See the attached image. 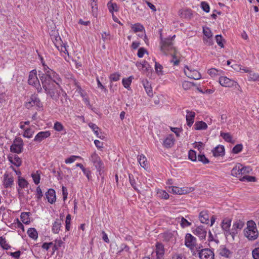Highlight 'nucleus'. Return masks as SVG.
Masks as SVG:
<instances>
[{
  "mask_svg": "<svg viewBox=\"0 0 259 259\" xmlns=\"http://www.w3.org/2000/svg\"><path fill=\"white\" fill-rule=\"evenodd\" d=\"M203 31L204 35L206 36L208 38L212 37V34L211 31L209 28H203Z\"/></svg>",
  "mask_w": 259,
  "mask_h": 259,
  "instance_id": "69168bd1",
  "label": "nucleus"
},
{
  "mask_svg": "<svg viewBox=\"0 0 259 259\" xmlns=\"http://www.w3.org/2000/svg\"><path fill=\"white\" fill-rule=\"evenodd\" d=\"M199 220L201 223L208 224L209 223V216L207 210L201 211L199 215Z\"/></svg>",
  "mask_w": 259,
  "mask_h": 259,
  "instance_id": "b1692460",
  "label": "nucleus"
},
{
  "mask_svg": "<svg viewBox=\"0 0 259 259\" xmlns=\"http://www.w3.org/2000/svg\"><path fill=\"white\" fill-rule=\"evenodd\" d=\"M78 158L81 159V157L79 156L72 155L68 157V158L66 159L65 162L67 164L71 163L75 161V160Z\"/></svg>",
  "mask_w": 259,
  "mask_h": 259,
  "instance_id": "4d7b16f0",
  "label": "nucleus"
},
{
  "mask_svg": "<svg viewBox=\"0 0 259 259\" xmlns=\"http://www.w3.org/2000/svg\"><path fill=\"white\" fill-rule=\"evenodd\" d=\"M132 29L134 32H142L144 30V26L140 23H136L133 25Z\"/></svg>",
  "mask_w": 259,
  "mask_h": 259,
  "instance_id": "e433bc0d",
  "label": "nucleus"
},
{
  "mask_svg": "<svg viewBox=\"0 0 259 259\" xmlns=\"http://www.w3.org/2000/svg\"><path fill=\"white\" fill-rule=\"evenodd\" d=\"M157 194L161 198L167 199L169 198V194L165 191L160 190L158 191Z\"/></svg>",
  "mask_w": 259,
  "mask_h": 259,
  "instance_id": "3c124183",
  "label": "nucleus"
},
{
  "mask_svg": "<svg viewBox=\"0 0 259 259\" xmlns=\"http://www.w3.org/2000/svg\"><path fill=\"white\" fill-rule=\"evenodd\" d=\"M0 245L4 249L8 250L11 246L7 243L5 237H0Z\"/></svg>",
  "mask_w": 259,
  "mask_h": 259,
  "instance_id": "4c0bfd02",
  "label": "nucleus"
},
{
  "mask_svg": "<svg viewBox=\"0 0 259 259\" xmlns=\"http://www.w3.org/2000/svg\"><path fill=\"white\" fill-rule=\"evenodd\" d=\"M32 178L33 179L34 183L37 185L40 182V172L39 171H36L35 173H33L31 174Z\"/></svg>",
  "mask_w": 259,
  "mask_h": 259,
  "instance_id": "ea45409f",
  "label": "nucleus"
},
{
  "mask_svg": "<svg viewBox=\"0 0 259 259\" xmlns=\"http://www.w3.org/2000/svg\"><path fill=\"white\" fill-rule=\"evenodd\" d=\"M175 139L172 135H169L163 141V145L165 148H171L175 143Z\"/></svg>",
  "mask_w": 259,
  "mask_h": 259,
  "instance_id": "412c9836",
  "label": "nucleus"
},
{
  "mask_svg": "<svg viewBox=\"0 0 259 259\" xmlns=\"http://www.w3.org/2000/svg\"><path fill=\"white\" fill-rule=\"evenodd\" d=\"M186 112L187 115L186 118L187 120V124L189 127H191L194 122L195 113L194 112L190 111L189 110H187Z\"/></svg>",
  "mask_w": 259,
  "mask_h": 259,
  "instance_id": "5701e85b",
  "label": "nucleus"
},
{
  "mask_svg": "<svg viewBox=\"0 0 259 259\" xmlns=\"http://www.w3.org/2000/svg\"><path fill=\"white\" fill-rule=\"evenodd\" d=\"M132 76H130L127 78L122 79V84L124 88L128 89L130 87V85L132 82Z\"/></svg>",
  "mask_w": 259,
  "mask_h": 259,
  "instance_id": "09e8293b",
  "label": "nucleus"
},
{
  "mask_svg": "<svg viewBox=\"0 0 259 259\" xmlns=\"http://www.w3.org/2000/svg\"><path fill=\"white\" fill-rule=\"evenodd\" d=\"M231 224V220L227 218L224 219L222 222L221 227L224 231V233L226 236L230 235V233H231V230H230Z\"/></svg>",
  "mask_w": 259,
  "mask_h": 259,
  "instance_id": "f3484780",
  "label": "nucleus"
},
{
  "mask_svg": "<svg viewBox=\"0 0 259 259\" xmlns=\"http://www.w3.org/2000/svg\"><path fill=\"white\" fill-rule=\"evenodd\" d=\"M44 73H39V77L42 84L58 82L60 80L59 75L54 71L43 64Z\"/></svg>",
  "mask_w": 259,
  "mask_h": 259,
  "instance_id": "f03ea898",
  "label": "nucleus"
},
{
  "mask_svg": "<svg viewBox=\"0 0 259 259\" xmlns=\"http://www.w3.org/2000/svg\"><path fill=\"white\" fill-rule=\"evenodd\" d=\"M185 244L190 249H193L196 245V238L190 233L186 234L185 238Z\"/></svg>",
  "mask_w": 259,
  "mask_h": 259,
  "instance_id": "9b49d317",
  "label": "nucleus"
},
{
  "mask_svg": "<svg viewBox=\"0 0 259 259\" xmlns=\"http://www.w3.org/2000/svg\"><path fill=\"white\" fill-rule=\"evenodd\" d=\"M28 83L33 87L39 83L37 76V71L35 69L32 70L29 72Z\"/></svg>",
  "mask_w": 259,
  "mask_h": 259,
  "instance_id": "2eb2a0df",
  "label": "nucleus"
},
{
  "mask_svg": "<svg viewBox=\"0 0 259 259\" xmlns=\"http://www.w3.org/2000/svg\"><path fill=\"white\" fill-rule=\"evenodd\" d=\"M252 255L254 259H259V247H256L253 249Z\"/></svg>",
  "mask_w": 259,
  "mask_h": 259,
  "instance_id": "338daca9",
  "label": "nucleus"
},
{
  "mask_svg": "<svg viewBox=\"0 0 259 259\" xmlns=\"http://www.w3.org/2000/svg\"><path fill=\"white\" fill-rule=\"evenodd\" d=\"M193 233L201 239H203L206 237V231L203 226H199L194 230Z\"/></svg>",
  "mask_w": 259,
  "mask_h": 259,
  "instance_id": "6ab92c4d",
  "label": "nucleus"
},
{
  "mask_svg": "<svg viewBox=\"0 0 259 259\" xmlns=\"http://www.w3.org/2000/svg\"><path fill=\"white\" fill-rule=\"evenodd\" d=\"M120 75L119 73H115L110 75V80L111 81H118L120 78Z\"/></svg>",
  "mask_w": 259,
  "mask_h": 259,
  "instance_id": "052dcab7",
  "label": "nucleus"
},
{
  "mask_svg": "<svg viewBox=\"0 0 259 259\" xmlns=\"http://www.w3.org/2000/svg\"><path fill=\"white\" fill-rule=\"evenodd\" d=\"M36 197L37 199V201H38L39 200L41 199V197L43 196L42 191L39 186H38L36 188Z\"/></svg>",
  "mask_w": 259,
  "mask_h": 259,
  "instance_id": "774afa93",
  "label": "nucleus"
},
{
  "mask_svg": "<svg viewBox=\"0 0 259 259\" xmlns=\"http://www.w3.org/2000/svg\"><path fill=\"white\" fill-rule=\"evenodd\" d=\"M18 185L20 188H24L27 187L28 183L24 178L19 177L18 179Z\"/></svg>",
  "mask_w": 259,
  "mask_h": 259,
  "instance_id": "c03bdc74",
  "label": "nucleus"
},
{
  "mask_svg": "<svg viewBox=\"0 0 259 259\" xmlns=\"http://www.w3.org/2000/svg\"><path fill=\"white\" fill-rule=\"evenodd\" d=\"M194 190V188L192 187H184L180 188L179 195H184L192 192Z\"/></svg>",
  "mask_w": 259,
  "mask_h": 259,
  "instance_id": "37998d69",
  "label": "nucleus"
},
{
  "mask_svg": "<svg viewBox=\"0 0 259 259\" xmlns=\"http://www.w3.org/2000/svg\"><path fill=\"white\" fill-rule=\"evenodd\" d=\"M28 236L33 239H36L38 237V234L34 228H29L27 231Z\"/></svg>",
  "mask_w": 259,
  "mask_h": 259,
  "instance_id": "72a5a7b5",
  "label": "nucleus"
},
{
  "mask_svg": "<svg viewBox=\"0 0 259 259\" xmlns=\"http://www.w3.org/2000/svg\"><path fill=\"white\" fill-rule=\"evenodd\" d=\"M67 47H68V46L67 45V44L63 42L61 45L58 46L57 48L59 51H60L61 53H64L65 55H69L67 49Z\"/></svg>",
  "mask_w": 259,
  "mask_h": 259,
  "instance_id": "c9c22d12",
  "label": "nucleus"
},
{
  "mask_svg": "<svg viewBox=\"0 0 259 259\" xmlns=\"http://www.w3.org/2000/svg\"><path fill=\"white\" fill-rule=\"evenodd\" d=\"M198 255L200 259H214V256L213 252L208 248L201 249Z\"/></svg>",
  "mask_w": 259,
  "mask_h": 259,
  "instance_id": "4468645a",
  "label": "nucleus"
},
{
  "mask_svg": "<svg viewBox=\"0 0 259 259\" xmlns=\"http://www.w3.org/2000/svg\"><path fill=\"white\" fill-rule=\"evenodd\" d=\"M138 160L142 167L144 168L146 167L148 164L147 158L143 154H141L138 157Z\"/></svg>",
  "mask_w": 259,
  "mask_h": 259,
  "instance_id": "2f4dec72",
  "label": "nucleus"
},
{
  "mask_svg": "<svg viewBox=\"0 0 259 259\" xmlns=\"http://www.w3.org/2000/svg\"><path fill=\"white\" fill-rule=\"evenodd\" d=\"M195 85L194 82L188 81H185L183 82L182 87L185 90L190 89L193 86Z\"/></svg>",
  "mask_w": 259,
  "mask_h": 259,
  "instance_id": "a18cd8bd",
  "label": "nucleus"
},
{
  "mask_svg": "<svg viewBox=\"0 0 259 259\" xmlns=\"http://www.w3.org/2000/svg\"><path fill=\"white\" fill-rule=\"evenodd\" d=\"M50 136L51 133L49 131L40 132L35 136L33 140L35 142L40 143Z\"/></svg>",
  "mask_w": 259,
  "mask_h": 259,
  "instance_id": "a211bd4d",
  "label": "nucleus"
},
{
  "mask_svg": "<svg viewBox=\"0 0 259 259\" xmlns=\"http://www.w3.org/2000/svg\"><path fill=\"white\" fill-rule=\"evenodd\" d=\"M128 177H129V180H130V182L131 186L133 187V188L136 191H137V192H139V190L136 187V180L134 178V176L132 174H129Z\"/></svg>",
  "mask_w": 259,
  "mask_h": 259,
  "instance_id": "49530a36",
  "label": "nucleus"
},
{
  "mask_svg": "<svg viewBox=\"0 0 259 259\" xmlns=\"http://www.w3.org/2000/svg\"><path fill=\"white\" fill-rule=\"evenodd\" d=\"M60 80H58V82L42 84L45 93L53 99H56L59 96L60 91Z\"/></svg>",
  "mask_w": 259,
  "mask_h": 259,
  "instance_id": "7ed1b4c3",
  "label": "nucleus"
},
{
  "mask_svg": "<svg viewBox=\"0 0 259 259\" xmlns=\"http://www.w3.org/2000/svg\"><path fill=\"white\" fill-rule=\"evenodd\" d=\"M9 161L17 166H20L21 165L22 161L18 156L15 155L13 159L9 158Z\"/></svg>",
  "mask_w": 259,
  "mask_h": 259,
  "instance_id": "f704fd0d",
  "label": "nucleus"
},
{
  "mask_svg": "<svg viewBox=\"0 0 259 259\" xmlns=\"http://www.w3.org/2000/svg\"><path fill=\"white\" fill-rule=\"evenodd\" d=\"M52 39L56 48L63 42L59 35H55Z\"/></svg>",
  "mask_w": 259,
  "mask_h": 259,
  "instance_id": "79ce46f5",
  "label": "nucleus"
},
{
  "mask_svg": "<svg viewBox=\"0 0 259 259\" xmlns=\"http://www.w3.org/2000/svg\"><path fill=\"white\" fill-rule=\"evenodd\" d=\"M175 37L174 35L171 38H168L161 40V51L164 55H170L172 57V60L171 62L174 63V65H178L180 61L178 59V52L176 49L173 46L172 39Z\"/></svg>",
  "mask_w": 259,
  "mask_h": 259,
  "instance_id": "f257e3e1",
  "label": "nucleus"
},
{
  "mask_svg": "<svg viewBox=\"0 0 259 259\" xmlns=\"http://www.w3.org/2000/svg\"><path fill=\"white\" fill-rule=\"evenodd\" d=\"M194 126L195 130H204L207 128V124L203 121L196 122Z\"/></svg>",
  "mask_w": 259,
  "mask_h": 259,
  "instance_id": "bb28decb",
  "label": "nucleus"
},
{
  "mask_svg": "<svg viewBox=\"0 0 259 259\" xmlns=\"http://www.w3.org/2000/svg\"><path fill=\"white\" fill-rule=\"evenodd\" d=\"M14 185V177L11 173L6 172L4 175L3 185L5 188H11Z\"/></svg>",
  "mask_w": 259,
  "mask_h": 259,
  "instance_id": "ddd939ff",
  "label": "nucleus"
},
{
  "mask_svg": "<svg viewBox=\"0 0 259 259\" xmlns=\"http://www.w3.org/2000/svg\"><path fill=\"white\" fill-rule=\"evenodd\" d=\"M244 222L238 220L235 221L233 225L232 228L231 229V233H230V235L232 237L233 239H234V238L236 234H238L239 231H240L244 226Z\"/></svg>",
  "mask_w": 259,
  "mask_h": 259,
  "instance_id": "1a4fd4ad",
  "label": "nucleus"
},
{
  "mask_svg": "<svg viewBox=\"0 0 259 259\" xmlns=\"http://www.w3.org/2000/svg\"><path fill=\"white\" fill-rule=\"evenodd\" d=\"M252 170L250 166H243L240 164H237L231 170V175L235 177H239L243 175L249 174Z\"/></svg>",
  "mask_w": 259,
  "mask_h": 259,
  "instance_id": "39448f33",
  "label": "nucleus"
},
{
  "mask_svg": "<svg viewBox=\"0 0 259 259\" xmlns=\"http://www.w3.org/2000/svg\"><path fill=\"white\" fill-rule=\"evenodd\" d=\"M8 255H11L16 259H18L21 254V251L18 250L14 252H7Z\"/></svg>",
  "mask_w": 259,
  "mask_h": 259,
  "instance_id": "0e129e2a",
  "label": "nucleus"
},
{
  "mask_svg": "<svg viewBox=\"0 0 259 259\" xmlns=\"http://www.w3.org/2000/svg\"><path fill=\"white\" fill-rule=\"evenodd\" d=\"M239 180L241 181H247V182H255L256 181V178L253 176H250L245 175L243 177L240 178Z\"/></svg>",
  "mask_w": 259,
  "mask_h": 259,
  "instance_id": "de8ad7c7",
  "label": "nucleus"
},
{
  "mask_svg": "<svg viewBox=\"0 0 259 259\" xmlns=\"http://www.w3.org/2000/svg\"><path fill=\"white\" fill-rule=\"evenodd\" d=\"M46 197L48 201L52 204L56 200V193L54 189H49L46 193Z\"/></svg>",
  "mask_w": 259,
  "mask_h": 259,
  "instance_id": "aec40b11",
  "label": "nucleus"
},
{
  "mask_svg": "<svg viewBox=\"0 0 259 259\" xmlns=\"http://www.w3.org/2000/svg\"><path fill=\"white\" fill-rule=\"evenodd\" d=\"M212 152L215 157L222 156L225 154V148L222 145H219L212 150Z\"/></svg>",
  "mask_w": 259,
  "mask_h": 259,
  "instance_id": "393cba45",
  "label": "nucleus"
},
{
  "mask_svg": "<svg viewBox=\"0 0 259 259\" xmlns=\"http://www.w3.org/2000/svg\"><path fill=\"white\" fill-rule=\"evenodd\" d=\"M61 226V221L58 219L56 220L53 223L52 226V231L54 233H58Z\"/></svg>",
  "mask_w": 259,
  "mask_h": 259,
  "instance_id": "c756f323",
  "label": "nucleus"
},
{
  "mask_svg": "<svg viewBox=\"0 0 259 259\" xmlns=\"http://www.w3.org/2000/svg\"><path fill=\"white\" fill-rule=\"evenodd\" d=\"M33 134V132L30 128H28L25 130L23 134V136L25 138H30L32 137Z\"/></svg>",
  "mask_w": 259,
  "mask_h": 259,
  "instance_id": "13d9d810",
  "label": "nucleus"
},
{
  "mask_svg": "<svg viewBox=\"0 0 259 259\" xmlns=\"http://www.w3.org/2000/svg\"><path fill=\"white\" fill-rule=\"evenodd\" d=\"M25 106L27 109H30L34 106H35L38 109L42 108V104L36 94L31 96L29 100L25 103Z\"/></svg>",
  "mask_w": 259,
  "mask_h": 259,
  "instance_id": "423d86ee",
  "label": "nucleus"
},
{
  "mask_svg": "<svg viewBox=\"0 0 259 259\" xmlns=\"http://www.w3.org/2000/svg\"><path fill=\"white\" fill-rule=\"evenodd\" d=\"M215 40L217 43L221 48H224V44L223 42L224 41V39L223 38L221 35H217L215 36Z\"/></svg>",
  "mask_w": 259,
  "mask_h": 259,
  "instance_id": "6e6d98bb",
  "label": "nucleus"
},
{
  "mask_svg": "<svg viewBox=\"0 0 259 259\" xmlns=\"http://www.w3.org/2000/svg\"><path fill=\"white\" fill-rule=\"evenodd\" d=\"M23 147V142L22 139L20 137L16 138L10 147V150L12 152L19 154L22 152Z\"/></svg>",
  "mask_w": 259,
  "mask_h": 259,
  "instance_id": "0eeeda50",
  "label": "nucleus"
},
{
  "mask_svg": "<svg viewBox=\"0 0 259 259\" xmlns=\"http://www.w3.org/2000/svg\"><path fill=\"white\" fill-rule=\"evenodd\" d=\"M54 129L57 132H61L64 130V127L61 122L56 121L54 123Z\"/></svg>",
  "mask_w": 259,
  "mask_h": 259,
  "instance_id": "8fccbe9b",
  "label": "nucleus"
},
{
  "mask_svg": "<svg viewBox=\"0 0 259 259\" xmlns=\"http://www.w3.org/2000/svg\"><path fill=\"white\" fill-rule=\"evenodd\" d=\"M201 7L204 12L206 13L209 12L210 8L207 3L205 2H202L201 3Z\"/></svg>",
  "mask_w": 259,
  "mask_h": 259,
  "instance_id": "680f3d73",
  "label": "nucleus"
},
{
  "mask_svg": "<svg viewBox=\"0 0 259 259\" xmlns=\"http://www.w3.org/2000/svg\"><path fill=\"white\" fill-rule=\"evenodd\" d=\"M142 84L147 94L149 97L153 96V92L151 84L147 79H144L142 80Z\"/></svg>",
  "mask_w": 259,
  "mask_h": 259,
  "instance_id": "a878e982",
  "label": "nucleus"
},
{
  "mask_svg": "<svg viewBox=\"0 0 259 259\" xmlns=\"http://www.w3.org/2000/svg\"><path fill=\"white\" fill-rule=\"evenodd\" d=\"M186 70L184 72L186 75L190 78L198 80L201 78V74L196 70H192L190 67L186 66Z\"/></svg>",
  "mask_w": 259,
  "mask_h": 259,
  "instance_id": "f8f14e48",
  "label": "nucleus"
},
{
  "mask_svg": "<svg viewBox=\"0 0 259 259\" xmlns=\"http://www.w3.org/2000/svg\"><path fill=\"white\" fill-rule=\"evenodd\" d=\"M220 71L215 68H211L208 70V73L212 77L219 75Z\"/></svg>",
  "mask_w": 259,
  "mask_h": 259,
  "instance_id": "e2e57ef3",
  "label": "nucleus"
},
{
  "mask_svg": "<svg viewBox=\"0 0 259 259\" xmlns=\"http://www.w3.org/2000/svg\"><path fill=\"white\" fill-rule=\"evenodd\" d=\"M155 252L156 253L157 257L159 259H162L164 253V246L162 243L159 242L156 243Z\"/></svg>",
  "mask_w": 259,
  "mask_h": 259,
  "instance_id": "4be33fe9",
  "label": "nucleus"
},
{
  "mask_svg": "<svg viewBox=\"0 0 259 259\" xmlns=\"http://www.w3.org/2000/svg\"><path fill=\"white\" fill-rule=\"evenodd\" d=\"M179 16L183 19L187 20H190L193 17L192 11L189 9H182L179 11Z\"/></svg>",
  "mask_w": 259,
  "mask_h": 259,
  "instance_id": "dca6fc26",
  "label": "nucleus"
},
{
  "mask_svg": "<svg viewBox=\"0 0 259 259\" xmlns=\"http://www.w3.org/2000/svg\"><path fill=\"white\" fill-rule=\"evenodd\" d=\"M189 158L193 161H196L197 158L196 152L193 150H190L189 152Z\"/></svg>",
  "mask_w": 259,
  "mask_h": 259,
  "instance_id": "864d4df0",
  "label": "nucleus"
},
{
  "mask_svg": "<svg viewBox=\"0 0 259 259\" xmlns=\"http://www.w3.org/2000/svg\"><path fill=\"white\" fill-rule=\"evenodd\" d=\"M61 103L64 107H68L69 106L68 98L66 93H64V94L63 95V96L61 99Z\"/></svg>",
  "mask_w": 259,
  "mask_h": 259,
  "instance_id": "5fc2aeb1",
  "label": "nucleus"
},
{
  "mask_svg": "<svg viewBox=\"0 0 259 259\" xmlns=\"http://www.w3.org/2000/svg\"><path fill=\"white\" fill-rule=\"evenodd\" d=\"M220 84L224 87L231 88L239 86L238 83L234 80H232L225 76H221L219 78Z\"/></svg>",
  "mask_w": 259,
  "mask_h": 259,
  "instance_id": "9d476101",
  "label": "nucleus"
},
{
  "mask_svg": "<svg viewBox=\"0 0 259 259\" xmlns=\"http://www.w3.org/2000/svg\"><path fill=\"white\" fill-rule=\"evenodd\" d=\"M197 159L199 161L202 162L203 164L209 163V161L204 154H199L197 156Z\"/></svg>",
  "mask_w": 259,
  "mask_h": 259,
  "instance_id": "603ef678",
  "label": "nucleus"
},
{
  "mask_svg": "<svg viewBox=\"0 0 259 259\" xmlns=\"http://www.w3.org/2000/svg\"><path fill=\"white\" fill-rule=\"evenodd\" d=\"M259 79V75L252 71L248 74V80L255 81Z\"/></svg>",
  "mask_w": 259,
  "mask_h": 259,
  "instance_id": "a19ab883",
  "label": "nucleus"
},
{
  "mask_svg": "<svg viewBox=\"0 0 259 259\" xmlns=\"http://www.w3.org/2000/svg\"><path fill=\"white\" fill-rule=\"evenodd\" d=\"M178 221L180 223L181 226L183 228L189 227L191 225V223L188 221L184 217H179L177 218Z\"/></svg>",
  "mask_w": 259,
  "mask_h": 259,
  "instance_id": "7c9ffc66",
  "label": "nucleus"
},
{
  "mask_svg": "<svg viewBox=\"0 0 259 259\" xmlns=\"http://www.w3.org/2000/svg\"><path fill=\"white\" fill-rule=\"evenodd\" d=\"M219 253L222 256L229 257L231 254L230 251L224 246H221L218 250Z\"/></svg>",
  "mask_w": 259,
  "mask_h": 259,
  "instance_id": "c85d7f7f",
  "label": "nucleus"
},
{
  "mask_svg": "<svg viewBox=\"0 0 259 259\" xmlns=\"http://www.w3.org/2000/svg\"><path fill=\"white\" fill-rule=\"evenodd\" d=\"M30 212H22L20 215L22 222L25 224H28L30 223V219L29 218V214Z\"/></svg>",
  "mask_w": 259,
  "mask_h": 259,
  "instance_id": "473e14b6",
  "label": "nucleus"
},
{
  "mask_svg": "<svg viewBox=\"0 0 259 259\" xmlns=\"http://www.w3.org/2000/svg\"><path fill=\"white\" fill-rule=\"evenodd\" d=\"M244 236L249 240H254L258 236V232L255 223L253 221L247 223V227L243 231Z\"/></svg>",
  "mask_w": 259,
  "mask_h": 259,
  "instance_id": "20e7f679",
  "label": "nucleus"
},
{
  "mask_svg": "<svg viewBox=\"0 0 259 259\" xmlns=\"http://www.w3.org/2000/svg\"><path fill=\"white\" fill-rule=\"evenodd\" d=\"M221 136L225 140V141L229 143H233L232 137L230 134L227 133H221Z\"/></svg>",
  "mask_w": 259,
  "mask_h": 259,
  "instance_id": "58836bf2",
  "label": "nucleus"
},
{
  "mask_svg": "<svg viewBox=\"0 0 259 259\" xmlns=\"http://www.w3.org/2000/svg\"><path fill=\"white\" fill-rule=\"evenodd\" d=\"M90 160L98 171L100 172L104 168V164L96 153L94 152L91 155Z\"/></svg>",
  "mask_w": 259,
  "mask_h": 259,
  "instance_id": "6e6552de",
  "label": "nucleus"
},
{
  "mask_svg": "<svg viewBox=\"0 0 259 259\" xmlns=\"http://www.w3.org/2000/svg\"><path fill=\"white\" fill-rule=\"evenodd\" d=\"M107 6L109 12L112 13H113L114 12L118 11L119 7L117 4L115 3H112L111 1L108 3Z\"/></svg>",
  "mask_w": 259,
  "mask_h": 259,
  "instance_id": "cd10ccee",
  "label": "nucleus"
},
{
  "mask_svg": "<svg viewBox=\"0 0 259 259\" xmlns=\"http://www.w3.org/2000/svg\"><path fill=\"white\" fill-rule=\"evenodd\" d=\"M242 148L243 146L242 144H237L233 147L232 152L235 154H237L242 151Z\"/></svg>",
  "mask_w": 259,
  "mask_h": 259,
  "instance_id": "bf43d9fd",
  "label": "nucleus"
}]
</instances>
